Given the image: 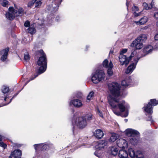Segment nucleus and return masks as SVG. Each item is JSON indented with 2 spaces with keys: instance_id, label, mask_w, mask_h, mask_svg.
I'll list each match as a JSON object with an SVG mask.
<instances>
[{
  "instance_id": "obj_1",
  "label": "nucleus",
  "mask_w": 158,
  "mask_h": 158,
  "mask_svg": "<svg viewBox=\"0 0 158 158\" xmlns=\"http://www.w3.org/2000/svg\"><path fill=\"white\" fill-rule=\"evenodd\" d=\"M109 89L110 91L108 99L109 104L113 109H115L118 105V109H128L130 108L129 104L123 101L118 104L119 99L118 97L121 95L120 86L116 82H113L109 85Z\"/></svg>"
},
{
  "instance_id": "obj_2",
  "label": "nucleus",
  "mask_w": 158,
  "mask_h": 158,
  "mask_svg": "<svg viewBox=\"0 0 158 158\" xmlns=\"http://www.w3.org/2000/svg\"><path fill=\"white\" fill-rule=\"evenodd\" d=\"M77 109H72V112L73 113V117L72 120V125L73 126V131L74 134L76 128L82 129L87 125L86 120L83 116L77 117L80 113L77 111Z\"/></svg>"
},
{
  "instance_id": "obj_3",
  "label": "nucleus",
  "mask_w": 158,
  "mask_h": 158,
  "mask_svg": "<svg viewBox=\"0 0 158 158\" xmlns=\"http://www.w3.org/2000/svg\"><path fill=\"white\" fill-rule=\"evenodd\" d=\"M39 52L42 55V56L39 58L37 62L38 65L40 66L39 68L38 73L35 74L34 77H31L29 81L32 80L39 75L44 72L46 69L47 62L46 55L43 50H41Z\"/></svg>"
},
{
  "instance_id": "obj_4",
  "label": "nucleus",
  "mask_w": 158,
  "mask_h": 158,
  "mask_svg": "<svg viewBox=\"0 0 158 158\" xmlns=\"http://www.w3.org/2000/svg\"><path fill=\"white\" fill-rule=\"evenodd\" d=\"M125 133L127 135H130L131 136L129 139L130 143L133 145H135L139 139V132L132 129H127L125 130Z\"/></svg>"
},
{
  "instance_id": "obj_5",
  "label": "nucleus",
  "mask_w": 158,
  "mask_h": 158,
  "mask_svg": "<svg viewBox=\"0 0 158 158\" xmlns=\"http://www.w3.org/2000/svg\"><path fill=\"white\" fill-rule=\"evenodd\" d=\"M105 77V74L104 71L99 70L92 74L91 80L94 83L97 84L104 80Z\"/></svg>"
},
{
  "instance_id": "obj_6",
  "label": "nucleus",
  "mask_w": 158,
  "mask_h": 158,
  "mask_svg": "<svg viewBox=\"0 0 158 158\" xmlns=\"http://www.w3.org/2000/svg\"><path fill=\"white\" fill-rule=\"evenodd\" d=\"M147 39V35L145 34H141L136 39L133 41L131 46L132 47H135L137 49H140L143 47L142 42Z\"/></svg>"
},
{
  "instance_id": "obj_7",
  "label": "nucleus",
  "mask_w": 158,
  "mask_h": 158,
  "mask_svg": "<svg viewBox=\"0 0 158 158\" xmlns=\"http://www.w3.org/2000/svg\"><path fill=\"white\" fill-rule=\"evenodd\" d=\"M107 143L104 140L99 141L95 145L97 150L94 152L95 155L99 157L101 155L102 151L101 150L106 145Z\"/></svg>"
},
{
  "instance_id": "obj_8",
  "label": "nucleus",
  "mask_w": 158,
  "mask_h": 158,
  "mask_svg": "<svg viewBox=\"0 0 158 158\" xmlns=\"http://www.w3.org/2000/svg\"><path fill=\"white\" fill-rule=\"evenodd\" d=\"M15 8L11 6L9 8V10L11 12L14 13L16 17L21 16L24 14V10L23 8L20 7H17L15 5Z\"/></svg>"
},
{
  "instance_id": "obj_9",
  "label": "nucleus",
  "mask_w": 158,
  "mask_h": 158,
  "mask_svg": "<svg viewBox=\"0 0 158 158\" xmlns=\"http://www.w3.org/2000/svg\"><path fill=\"white\" fill-rule=\"evenodd\" d=\"M113 112L116 115L126 117L128 114V109H112Z\"/></svg>"
},
{
  "instance_id": "obj_10",
  "label": "nucleus",
  "mask_w": 158,
  "mask_h": 158,
  "mask_svg": "<svg viewBox=\"0 0 158 158\" xmlns=\"http://www.w3.org/2000/svg\"><path fill=\"white\" fill-rule=\"evenodd\" d=\"M139 58H136L134 59V62L132 63L127 67L126 71V73L127 74H128L131 73L134 69L135 68L136 65L139 60Z\"/></svg>"
},
{
  "instance_id": "obj_11",
  "label": "nucleus",
  "mask_w": 158,
  "mask_h": 158,
  "mask_svg": "<svg viewBox=\"0 0 158 158\" xmlns=\"http://www.w3.org/2000/svg\"><path fill=\"white\" fill-rule=\"evenodd\" d=\"M119 60L121 64L127 65L129 62V60L126 55L123 54H120L119 56Z\"/></svg>"
},
{
  "instance_id": "obj_12",
  "label": "nucleus",
  "mask_w": 158,
  "mask_h": 158,
  "mask_svg": "<svg viewBox=\"0 0 158 158\" xmlns=\"http://www.w3.org/2000/svg\"><path fill=\"white\" fill-rule=\"evenodd\" d=\"M158 104V100L155 99H151L148 104L145 105L143 109H152V106H156Z\"/></svg>"
},
{
  "instance_id": "obj_13",
  "label": "nucleus",
  "mask_w": 158,
  "mask_h": 158,
  "mask_svg": "<svg viewBox=\"0 0 158 158\" xmlns=\"http://www.w3.org/2000/svg\"><path fill=\"white\" fill-rule=\"evenodd\" d=\"M117 144L120 148H124L127 147V143L126 141L123 139H120L117 140Z\"/></svg>"
},
{
  "instance_id": "obj_14",
  "label": "nucleus",
  "mask_w": 158,
  "mask_h": 158,
  "mask_svg": "<svg viewBox=\"0 0 158 158\" xmlns=\"http://www.w3.org/2000/svg\"><path fill=\"white\" fill-rule=\"evenodd\" d=\"M9 51V48H7L0 51V54L2 55L1 59L2 61H4L6 60L8 55Z\"/></svg>"
},
{
  "instance_id": "obj_15",
  "label": "nucleus",
  "mask_w": 158,
  "mask_h": 158,
  "mask_svg": "<svg viewBox=\"0 0 158 158\" xmlns=\"http://www.w3.org/2000/svg\"><path fill=\"white\" fill-rule=\"evenodd\" d=\"M42 0H33L29 2L28 4V6L31 7L33 5H35V7H38L41 4V1Z\"/></svg>"
},
{
  "instance_id": "obj_16",
  "label": "nucleus",
  "mask_w": 158,
  "mask_h": 158,
  "mask_svg": "<svg viewBox=\"0 0 158 158\" xmlns=\"http://www.w3.org/2000/svg\"><path fill=\"white\" fill-rule=\"evenodd\" d=\"M70 103H72L75 107L77 108L80 107L82 104L81 100L78 99H74L71 100Z\"/></svg>"
},
{
  "instance_id": "obj_17",
  "label": "nucleus",
  "mask_w": 158,
  "mask_h": 158,
  "mask_svg": "<svg viewBox=\"0 0 158 158\" xmlns=\"http://www.w3.org/2000/svg\"><path fill=\"white\" fill-rule=\"evenodd\" d=\"M128 151V153L131 157L132 158L135 157L140 158V157L139 156V155L137 154V153L139 152H138L136 153L132 148H129Z\"/></svg>"
},
{
  "instance_id": "obj_18",
  "label": "nucleus",
  "mask_w": 158,
  "mask_h": 158,
  "mask_svg": "<svg viewBox=\"0 0 158 158\" xmlns=\"http://www.w3.org/2000/svg\"><path fill=\"white\" fill-rule=\"evenodd\" d=\"M22 152L19 150H16L11 153V155L13 156L14 158H20Z\"/></svg>"
},
{
  "instance_id": "obj_19",
  "label": "nucleus",
  "mask_w": 158,
  "mask_h": 158,
  "mask_svg": "<svg viewBox=\"0 0 158 158\" xmlns=\"http://www.w3.org/2000/svg\"><path fill=\"white\" fill-rule=\"evenodd\" d=\"M148 21V18L144 16L140 19L139 21H135V23L137 25H142L145 24Z\"/></svg>"
},
{
  "instance_id": "obj_20",
  "label": "nucleus",
  "mask_w": 158,
  "mask_h": 158,
  "mask_svg": "<svg viewBox=\"0 0 158 158\" xmlns=\"http://www.w3.org/2000/svg\"><path fill=\"white\" fill-rule=\"evenodd\" d=\"M94 135L96 138L100 139L103 136L104 134L101 130L99 129L95 131L94 133Z\"/></svg>"
},
{
  "instance_id": "obj_21",
  "label": "nucleus",
  "mask_w": 158,
  "mask_h": 158,
  "mask_svg": "<svg viewBox=\"0 0 158 158\" xmlns=\"http://www.w3.org/2000/svg\"><path fill=\"white\" fill-rule=\"evenodd\" d=\"M118 156L120 158H127L128 154L126 151L123 150H121L119 152Z\"/></svg>"
},
{
  "instance_id": "obj_22",
  "label": "nucleus",
  "mask_w": 158,
  "mask_h": 158,
  "mask_svg": "<svg viewBox=\"0 0 158 158\" xmlns=\"http://www.w3.org/2000/svg\"><path fill=\"white\" fill-rule=\"evenodd\" d=\"M143 112L146 115H148V120L151 121L152 119V116L151 115L153 113L152 109H144Z\"/></svg>"
},
{
  "instance_id": "obj_23",
  "label": "nucleus",
  "mask_w": 158,
  "mask_h": 158,
  "mask_svg": "<svg viewBox=\"0 0 158 158\" xmlns=\"http://www.w3.org/2000/svg\"><path fill=\"white\" fill-rule=\"evenodd\" d=\"M131 81V80L130 79L129 77H127L122 81L121 85L123 86L126 87L130 85Z\"/></svg>"
},
{
  "instance_id": "obj_24",
  "label": "nucleus",
  "mask_w": 158,
  "mask_h": 158,
  "mask_svg": "<svg viewBox=\"0 0 158 158\" xmlns=\"http://www.w3.org/2000/svg\"><path fill=\"white\" fill-rule=\"evenodd\" d=\"M9 12L6 13V16L7 19L11 20L13 19L16 16L14 15V13L11 12L9 10Z\"/></svg>"
},
{
  "instance_id": "obj_25",
  "label": "nucleus",
  "mask_w": 158,
  "mask_h": 158,
  "mask_svg": "<svg viewBox=\"0 0 158 158\" xmlns=\"http://www.w3.org/2000/svg\"><path fill=\"white\" fill-rule=\"evenodd\" d=\"M113 65L111 61L109 62V67L107 68V74L110 76H112L113 74V72L112 70V68Z\"/></svg>"
},
{
  "instance_id": "obj_26",
  "label": "nucleus",
  "mask_w": 158,
  "mask_h": 158,
  "mask_svg": "<svg viewBox=\"0 0 158 158\" xmlns=\"http://www.w3.org/2000/svg\"><path fill=\"white\" fill-rule=\"evenodd\" d=\"M152 51V47L151 45H148L144 48L143 51L144 52L148 54L151 53Z\"/></svg>"
},
{
  "instance_id": "obj_27",
  "label": "nucleus",
  "mask_w": 158,
  "mask_h": 158,
  "mask_svg": "<svg viewBox=\"0 0 158 158\" xmlns=\"http://www.w3.org/2000/svg\"><path fill=\"white\" fill-rule=\"evenodd\" d=\"M118 134L115 133H113L110 137L109 141L111 142H114L116 139H117L118 138Z\"/></svg>"
},
{
  "instance_id": "obj_28",
  "label": "nucleus",
  "mask_w": 158,
  "mask_h": 158,
  "mask_svg": "<svg viewBox=\"0 0 158 158\" xmlns=\"http://www.w3.org/2000/svg\"><path fill=\"white\" fill-rule=\"evenodd\" d=\"M87 121H90L92 119L93 116L92 114L90 113H88L87 114L84 116H83Z\"/></svg>"
},
{
  "instance_id": "obj_29",
  "label": "nucleus",
  "mask_w": 158,
  "mask_h": 158,
  "mask_svg": "<svg viewBox=\"0 0 158 158\" xmlns=\"http://www.w3.org/2000/svg\"><path fill=\"white\" fill-rule=\"evenodd\" d=\"M153 2H152L151 4L148 6V4L146 2H144L143 3V7L144 9L146 10H149L151 9L152 7Z\"/></svg>"
},
{
  "instance_id": "obj_30",
  "label": "nucleus",
  "mask_w": 158,
  "mask_h": 158,
  "mask_svg": "<svg viewBox=\"0 0 158 158\" xmlns=\"http://www.w3.org/2000/svg\"><path fill=\"white\" fill-rule=\"evenodd\" d=\"M110 151L111 154L115 156L117 155L118 150L116 148L112 147L111 148Z\"/></svg>"
},
{
  "instance_id": "obj_31",
  "label": "nucleus",
  "mask_w": 158,
  "mask_h": 158,
  "mask_svg": "<svg viewBox=\"0 0 158 158\" xmlns=\"http://www.w3.org/2000/svg\"><path fill=\"white\" fill-rule=\"evenodd\" d=\"M41 150L45 151L46 150L49 148V145L48 144L45 143H41Z\"/></svg>"
},
{
  "instance_id": "obj_32",
  "label": "nucleus",
  "mask_w": 158,
  "mask_h": 158,
  "mask_svg": "<svg viewBox=\"0 0 158 158\" xmlns=\"http://www.w3.org/2000/svg\"><path fill=\"white\" fill-rule=\"evenodd\" d=\"M9 2L6 0H0V4L3 6L6 7L8 5Z\"/></svg>"
},
{
  "instance_id": "obj_33",
  "label": "nucleus",
  "mask_w": 158,
  "mask_h": 158,
  "mask_svg": "<svg viewBox=\"0 0 158 158\" xmlns=\"http://www.w3.org/2000/svg\"><path fill=\"white\" fill-rule=\"evenodd\" d=\"M2 92L5 94L8 92L9 90V88L6 86H3L2 88Z\"/></svg>"
},
{
  "instance_id": "obj_34",
  "label": "nucleus",
  "mask_w": 158,
  "mask_h": 158,
  "mask_svg": "<svg viewBox=\"0 0 158 158\" xmlns=\"http://www.w3.org/2000/svg\"><path fill=\"white\" fill-rule=\"evenodd\" d=\"M108 63V61L107 59H106L103 62L102 64L103 67L106 68L109 67V64Z\"/></svg>"
},
{
  "instance_id": "obj_35",
  "label": "nucleus",
  "mask_w": 158,
  "mask_h": 158,
  "mask_svg": "<svg viewBox=\"0 0 158 158\" xmlns=\"http://www.w3.org/2000/svg\"><path fill=\"white\" fill-rule=\"evenodd\" d=\"M42 145L41 143L34 144V147L35 150L36 151L39 150L40 149L41 150Z\"/></svg>"
},
{
  "instance_id": "obj_36",
  "label": "nucleus",
  "mask_w": 158,
  "mask_h": 158,
  "mask_svg": "<svg viewBox=\"0 0 158 158\" xmlns=\"http://www.w3.org/2000/svg\"><path fill=\"white\" fill-rule=\"evenodd\" d=\"M28 32L31 34H33L36 31V30L34 27H29L28 29Z\"/></svg>"
},
{
  "instance_id": "obj_37",
  "label": "nucleus",
  "mask_w": 158,
  "mask_h": 158,
  "mask_svg": "<svg viewBox=\"0 0 158 158\" xmlns=\"http://www.w3.org/2000/svg\"><path fill=\"white\" fill-rule=\"evenodd\" d=\"M94 93L93 91L90 92L87 97V99L88 100H90L91 98L93 96Z\"/></svg>"
},
{
  "instance_id": "obj_38",
  "label": "nucleus",
  "mask_w": 158,
  "mask_h": 158,
  "mask_svg": "<svg viewBox=\"0 0 158 158\" xmlns=\"http://www.w3.org/2000/svg\"><path fill=\"white\" fill-rule=\"evenodd\" d=\"M82 94L80 92L77 93L75 94L73 98H81L82 97Z\"/></svg>"
},
{
  "instance_id": "obj_39",
  "label": "nucleus",
  "mask_w": 158,
  "mask_h": 158,
  "mask_svg": "<svg viewBox=\"0 0 158 158\" xmlns=\"http://www.w3.org/2000/svg\"><path fill=\"white\" fill-rule=\"evenodd\" d=\"M136 52L135 51H134L131 53L130 56L128 57L129 61L131 60L132 58L136 54Z\"/></svg>"
},
{
  "instance_id": "obj_40",
  "label": "nucleus",
  "mask_w": 158,
  "mask_h": 158,
  "mask_svg": "<svg viewBox=\"0 0 158 158\" xmlns=\"http://www.w3.org/2000/svg\"><path fill=\"white\" fill-rule=\"evenodd\" d=\"M97 113L102 118H103V113L100 110V109H97L96 111Z\"/></svg>"
},
{
  "instance_id": "obj_41",
  "label": "nucleus",
  "mask_w": 158,
  "mask_h": 158,
  "mask_svg": "<svg viewBox=\"0 0 158 158\" xmlns=\"http://www.w3.org/2000/svg\"><path fill=\"white\" fill-rule=\"evenodd\" d=\"M0 146L3 147L4 149H5L6 148L7 145L3 142L1 141L0 142Z\"/></svg>"
},
{
  "instance_id": "obj_42",
  "label": "nucleus",
  "mask_w": 158,
  "mask_h": 158,
  "mask_svg": "<svg viewBox=\"0 0 158 158\" xmlns=\"http://www.w3.org/2000/svg\"><path fill=\"white\" fill-rule=\"evenodd\" d=\"M29 55L27 53L24 54V59L25 60H29Z\"/></svg>"
},
{
  "instance_id": "obj_43",
  "label": "nucleus",
  "mask_w": 158,
  "mask_h": 158,
  "mask_svg": "<svg viewBox=\"0 0 158 158\" xmlns=\"http://www.w3.org/2000/svg\"><path fill=\"white\" fill-rule=\"evenodd\" d=\"M30 25V23L29 21H26L24 23V26L26 27H28Z\"/></svg>"
},
{
  "instance_id": "obj_44",
  "label": "nucleus",
  "mask_w": 158,
  "mask_h": 158,
  "mask_svg": "<svg viewBox=\"0 0 158 158\" xmlns=\"http://www.w3.org/2000/svg\"><path fill=\"white\" fill-rule=\"evenodd\" d=\"M127 51V49H123L121 51H120V54H123L124 53H126Z\"/></svg>"
},
{
  "instance_id": "obj_45",
  "label": "nucleus",
  "mask_w": 158,
  "mask_h": 158,
  "mask_svg": "<svg viewBox=\"0 0 158 158\" xmlns=\"http://www.w3.org/2000/svg\"><path fill=\"white\" fill-rule=\"evenodd\" d=\"M154 16L157 20H158V12H155L154 13Z\"/></svg>"
},
{
  "instance_id": "obj_46",
  "label": "nucleus",
  "mask_w": 158,
  "mask_h": 158,
  "mask_svg": "<svg viewBox=\"0 0 158 158\" xmlns=\"http://www.w3.org/2000/svg\"><path fill=\"white\" fill-rule=\"evenodd\" d=\"M141 14V12H139L138 13H136L135 12L134 14V16L135 17H137L138 16H139Z\"/></svg>"
},
{
  "instance_id": "obj_47",
  "label": "nucleus",
  "mask_w": 158,
  "mask_h": 158,
  "mask_svg": "<svg viewBox=\"0 0 158 158\" xmlns=\"http://www.w3.org/2000/svg\"><path fill=\"white\" fill-rule=\"evenodd\" d=\"M20 91H19L18 93H17L16 94H15L14 95L13 97L10 99V102H9V103H10L11 102V100L13 99V98L14 97H16L18 94L19 93V92H20Z\"/></svg>"
},
{
  "instance_id": "obj_48",
  "label": "nucleus",
  "mask_w": 158,
  "mask_h": 158,
  "mask_svg": "<svg viewBox=\"0 0 158 158\" xmlns=\"http://www.w3.org/2000/svg\"><path fill=\"white\" fill-rule=\"evenodd\" d=\"M20 91H19L18 93H17L16 94H15L14 95L13 97L10 99V102H9V103H10L11 102V100L13 99V98L14 97H16L18 94L19 93V92H20Z\"/></svg>"
},
{
  "instance_id": "obj_49",
  "label": "nucleus",
  "mask_w": 158,
  "mask_h": 158,
  "mask_svg": "<svg viewBox=\"0 0 158 158\" xmlns=\"http://www.w3.org/2000/svg\"><path fill=\"white\" fill-rule=\"evenodd\" d=\"M20 91H19L18 93H17L16 94H15L14 95L13 97L10 99V102H9V103H10L11 102V100L13 99V98L14 97H16L18 94L19 93V92H20Z\"/></svg>"
},
{
  "instance_id": "obj_50",
  "label": "nucleus",
  "mask_w": 158,
  "mask_h": 158,
  "mask_svg": "<svg viewBox=\"0 0 158 158\" xmlns=\"http://www.w3.org/2000/svg\"><path fill=\"white\" fill-rule=\"evenodd\" d=\"M20 91H19L18 93H17L16 94H15L14 95L13 97L10 99V102H9V103H10L11 102V100L13 99V98L14 97H16L18 94L19 93V92H20Z\"/></svg>"
},
{
  "instance_id": "obj_51",
  "label": "nucleus",
  "mask_w": 158,
  "mask_h": 158,
  "mask_svg": "<svg viewBox=\"0 0 158 158\" xmlns=\"http://www.w3.org/2000/svg\"><path fill=\"white\" fill-rule=\"evenodd\" d=\"M154 38L155 40H158V33L155 35Z\"/></svg>"
},
{
  "instance_id": "obj_52",
  "label": "nucleus",
  "mask_w": 158,
  "mask_h": 158,
  "mask_svg": "<svg viewBox=\"0 0 158 158\" xmlns=\"http://www.w3.org/2000/svg\"><path fill=\"white\" fill-rule=\"evenodd\" d=\"M133 9H135V10H136V11H138L139 10V8H138V7L136 6H134L133 7Z\"/></svg>"
},
{
  "instance_id": "obj_53",
  "label": "nucleus",
  "mask_w": 158,
  "mask_h": 158,
  "mask_svg": "<svg viewBox=\"0 0 158 158\" xmlns=\"http://www.w3.org/2000/svg\"><path fill=\"white\" fill-rule=\"evenodd\" d=\"M33 158H42V157L40 156L37 155L36 156H34Z\"/></svg>"
},
{
  "instance_id": "obj_54",
  "label": "nucleus",
  "mask_w": 158,
  "mask_h": 158,
  "mask_svg": "<svg viewBox=\"0 0 158 158\" xmlns=\"http://www.w3.org/2000/svg\"><path fill=\"white\" fill-rule=\"evenodd\" d=\"M14 146H17L18 147H19L21 146V145L20 144H15V145Z\"/></svg>"
},
{
  "instance_id": "obj_55",
  "label": "nucleus",
  "mask_w": 158,
  "mask_h": 158,
  "mask_svg": "<svg viewBox=\"0 0 158 158\" xmlns=\"http://www.w3.org/2000/svg\"><path fill=\"white\" fill-rule=\"evenodd\" d=\"M60 19V17L59 16H57L56 17V20L57 21H58V20L59 19Z\"/></svg>"
},
{
  "instance_id": "obj_56",
  "label": "nucleus",
  "mask_w": 158,
  "mask_h": 158,
  "mask_svg": "<svg viewBox=\"0 0 158 158\" xmlns=\"http://www.w3.org/2000/svg\"><path fill=\"white\" fill-rule=\"evenodd\" d=\"M2 136L0 135V141L2 140Z\"/></svg>"
},
{
  "instance_id": "obj_57",
  "label": "nucleus",
  "mask_w": 158,
  "mask_h": 158,
  "mask_svg": "<svg viewBox=\"0 0 158 158\" xmlns=\"http://www.w3.org/2000/svg\"><path fill=\"white\" fill-rule=\"evenodd\" d=\"M126 6H127V7L128 6V2H126Z\"/></svg>"
},
{
  "instance_id": "obj_58",
  "label": "nucleus",
  "mask_w": 158,
  "mask_h": 158,
  "mask_svg": "<svg viewBox=\"0 0 158 158\" xmlns=\"http://www.w3.org/2000/svg\"><path fill=\"white\" fill-rule=\"evenodd\" d=\"M124 120L126 122H127L128 121L127 119H125Z\"/></svg>"
},
{
  "instance_id": "obj_59",
  "label": "nucleus",
  "mask_w": 158,
  "mask_h": 158,
  "mask_svg": "<svg viewBox=\"0 0 158 158\" xmlns=\"http://www.w3.org/2000/svg\"><path fill=\"white\" fill-rule=\"evenodd\" d=\"M7 98L6 97H5L4 99V100L6 101Z\"/></svg>"
},
{
  "instance_id": "obj_60",
  "label": "nucleus",
  "mask_w": 158,
  "mask_h": 158,
  "mask_svg": "<svg viewBox=\"0 0 158 158\" xmlns=\"http://www.w3.org/2000/svg\"><path fill=\"white\" fill-rule=\"evenodd\" d=\"M4 105H3V104H0V107H1L2 106H4Z\"/></svg>"
},
{
  "instance_id": "obj_61",
  "label": "nucleus",
  "mask_w": 158,
  "mask_h": 158,
  "mask_svg": "<svg viewBox=\"0 0 158 158\" xmlns=\"http://www.w3.org/2000/svg\"><path fill=\"white\" fill-rule=\"evenodd\" d=\"M50 21H48V23L49 24H51V23L50 22Z\"/></svg>"
},
{
  "instance_id": "obj_62",
  "label": "nucleus",
  "mask_w": 158,
  "mask_h": 158,
  "mask_svg": "<svg viewBox=\"0 0 158 158\" xmlns=\"http://www.w3.org/2000/svg\"><path fill=\"white\" fill-rule=\"evenodd\" d=\"M12 156L10 155V156H9L8 158H12Z\"/></svg>"
},
{
  "instance_id": "obj_63",
  "label": "nucleus",
  "mask_w": 158,
  "mask_h": 158,
  "mask_svg": "<svg viewBox=\"0 0 158 158\" xmlns=\"http://www.w3.org/2000/svg\"><path fill=\"white\" fill-rule=\"evenodd\" d=\"M28 82H29V81H28L25 84V85H24V86L26 85V84H27Z\"/></svg>"
},
{
  "instance_id": "obj_64",
  "label": "nucleus",
  "mask_w": 158,
  "mask_h": 158,
  "mask_svg": "<svg viewBox=\"0 0 158 158\" xmlns=\"http://www.w3.org/2000/svg\"><path fill=\"white\" fill-rule=\"evenodd\" d=\"M156 25L158 26V21L156 23Z\"/></svg>"
}]
</instances>
